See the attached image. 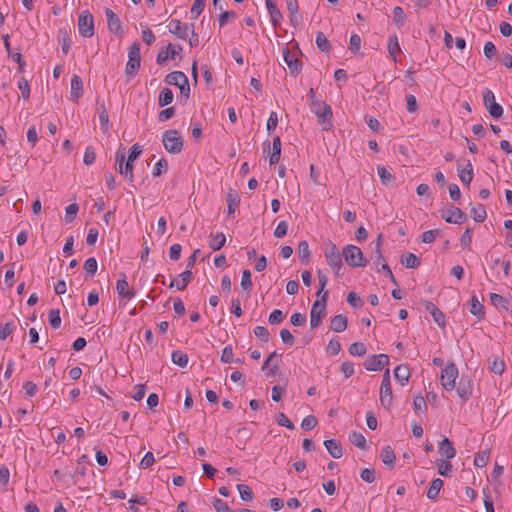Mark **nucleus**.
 <instances>
[{"label": "nucleus", "instance_id": "1", "mask_svg": "<svg viewBox=\"0 0 512 512\" xmlns=\"http://www.w3.org/2000/svg\"><path fill=\"white\" fill-rule=\"evenodd\" d=\"M162 142L168 153L179 154L183 150V138L177 130L171 129L164 132Z\"/></svg>", "mask_w": 512, "mask_h": 512}, {"label": "nucleus", "instance_id": "2", "mask_svg": "<svg viewBox=\"0 0 512 512\" xmlns=\"http://www.w3.org/2000/svg\"><path fill=\"white\" fill-rule=\"evenodd\" d=\"M328 298V291H325L320 299H317L310 311V326L311 328H317L322 319L326 316V302Z\"/></svg>", "mask_w": 512, "mask_h": 512}, {"label": "nucleus", "instance_id": "3", "mask_svg": "<svg viewBox=\"0 0 512 512\" xmlns=\"http://www.w3.org/2000/svg\"><path fill=\"white\" fill-rule=\"evenodd\" d=\"M342 255L346 264L352 268L364 267L367 264L361 249L355 245H346Z\"/></svg>", "mask_w": 512, "mask_h": 512}, {"label": "nucleus", "instance_id": "4", "mask_svg": "<svg viewBox=\"0 0 512 512\" xmlns=\"http://www.w3.org/2000/svg\"><path fill=\"white\" fill-rule=\"evenodd\" d=\"M312 112L318 117V122L322 125L324 130L332 128V110L326 103L313 102Z\"/></svg>", "mask_w": 512, "mask_h": 512}, {"label": "nucleus", "instance_id": "5", "mask_svg": "<svg viewBox=\"0 0 512 512\" xmlns=\"http://www.w3.org/2000/svg\"><path fill=\"white\" fill-rule=\"evenodd\" d=\"M483 104L493 118H500L503 115V108L495 100V95L489 88L482 90Z\"/></svg>", "mask_w": 512, "mask_h": 512}, {"label": "nucleus", "instance_id": "6", "mask_svg": "<svg viewBox=\"0 0 512 512\" xmlns=\"http://www.w3.org/2000/svg\"><path fill=\"white\" fill-rule=\"evenodd\" d=\"M169 32L175 35L179 39H187L189 33L191 35L197 36V33L194 30V24L189 23H181L180 20L172 19L168 25Z\"/></svg>", "mask_w": 512, "mask_h": 512}, {"label": "nucleus", "instance_id": "7", "mask_svg": "<svg viewBox=\"0 0 512 512\" xmlns=\"http://www.w3.org/2000/svg\"><path fill=\"white\" fill-rule=\"evenodd\" d=\"M458 368L454 363H449L441 371V385L446 391H452L456 387V379L458 378Z\"/></svg>", "mask_w": 512, "mask_h": 512}, {"label": "nucleus", "instance_id": "8", "mask_svg": "<svg viewBox=\"0 0 512 512\" xmlns=\"http://www.w3.org/2000/svg\"><path fill=\"white\" fill-rule=\"evenodd\" d=\"M78 30L80 35L86 38H91L94 35V18L88 10L83 11L79 15Z\"/></svg>", "mask_w": 512, "mask_h": 512}, {"label": "nucleus", "instance_id": "9", "mask_svg": "<svg viewBox=\"0 0 512 512\" xmlns=\"http://www.w3.org/2000/svg\"><path fill=\"white\" fill-rule=\"evenodd\" d=\"M393 394L391 389L390 373L387 369L383 374V379L380 387V402L382 406L389 409L392 405Z\"/></svg>", "mask_w": 512, "mask_h": 512}, {"label": "nucleus", "instance_id": "10", "mask_svg": "<svg viewBox=\"0 0 512 512\" xmlns=\"http://www.w3.org/2000/svg\"><path fill=\"white\" fill-rule=\"evenodd\" d=\"M324 255L327 260L328 265L334 270L336 274L340 271L342 267L341 254L336 247V245L330 242L324 250Z\"/></svg>", "mask_w": 512, "mask_h": 512}, {"label": "nucleus", "instance_id": "11", "mask_svg": "<svg viewBox=\"0 0 512 512\" xmlns=\"http://www.w3.org/2000/svg\"><path fill=\"white\" fill-rule=\"evenodd\" d=\"M283 58L289 67L290 73L294 76L298 75L301 71V63L298 57V52L285 48L283 49Z\"/></svg>", "mask_w": 512, "mask_h": 512}, {"label": "nucleus", "instance_id": "12", "mask_svg": "<svg viewBox=\"0 0 512 512\" xmlns=\"http://www.w3.org/2000/svg\"><path fill=\"white\" fill-rule=\"evenodd\" d=\"M442 218L451 224H462L467 220L466 214L458 207L451 206L441 214Z\"/></svg>", "mask_w": 512, "mask_h": 512}, {"label": "nucleus", "instance_id": "13", "mask_svg": "<svg viewBox=\"0 0 512 512\" xmlns=\"http://www.w3.org/2000/svg\"><path fill=\"white\" fill-rule=\"evenodd\" d=\"M389 362V358L386 354H378L372 355L369 357L364 366L368 371H380L382 368L387 365Z\"/></svg>", "mask_w": 512, "mask_h": 512}, {"label": "nucleus", "instance_id": "14", "mask_svg": "<svg viewBox=\"0 0 512 512\" xmlns=\"http://www.w3.org/2000/svg\"><path fill=\"white\" fill-rule=\"evenodd\" d=\"M458 396L466 402L472 395L473 382L469 377L462 376L456 388Z\"/></svg>", "mask_w": 512, "mask_h": 512}, {"label": "nucleus", "instance_id": "15", "mask_svg": "<svg viewBox=\"0 0 512 512\" xmlns=\"http://www.w3.org/2000/svg\"><path fill=\"white\" fill-rule=\"evenodd\" d=\"M116 291L120 298L125 300H131L135 297V290L129 287L127 277L125 274H122V278L119 279L116 283Z\"/></svg>", "mask_w": 512, "mask_h": 512}, {"label": "nucleus", "instance_id": "16", "mask_svg": "<svg viewBox=\"0 0 512 512\" xmlns=\"http://www.w3.org/2000/svg\"><path fill=\"white\" fill-rule=\"evenodd\" d=\"M106 18H107V27L110 32L118 35L122 32L121 21L116 13H114L110 8H106L105 10Z\"/></svg>", "mask_w": 512, "mask_h": 512}, {"label": "nucleus", "instance_id": "17", "mask_svg": "<svg viewBox=\"0 0 512 512\" xmlns=\"http://www.w3.org/2000/svg\"><path fill=\"white\" fill-rule=\"evenodd\" d=\"M192 277H193L192 271L189 269H186L184 272L179 274L176 278H174L171 281L169 287L170 288L176 287L178 290L182 291L190 283V281L192 280Z\"/></svg>", "mask_w": 512, "mask_h": 512}, {"label": "nucleus", "instance_id": "18", "mask_svg": "<svg viewBox=\"0 0 512 512\" xmlns=\"http://www.w3.org/2000/svg\"><path fill=\"white\" fill-rule=\"evenodd\" d=\"M83 95V81L80 76L74 75L71 79L70 99L77 102Z\"/></svg>", "mask_w": 512, "mask_h": 512}, {"label": "nucleus", "instance_id": "19", "mask_svg": "<svg viewBox=\"0 0 512 512\" xmlns=\"http://www.w3.org/2000/svg\"><path fill=\"white\" fill-rule=\"evenodd\" d=\"M266 8L268 10L271 23L274 27H277L282 20V13L277 8L275 0H265Z\"/></svg>", "mask_w": 512, "mask_h": 512}, {"label": "nucleus", "instance_id": "20", "mask_svg": "<svg viewBox=\"0 0 512 512\" xmlns=\"http://www.w3.org/2000/svg\"><path fill=\"white\" fill-rule=\"evenodd\" d=\"M425 309L427 312H429L431 314V316L433 317V320L435 321V323L437 325H439L440 327L445 326V316L442 313V311L434 303L427 301L425 303Z\"/></svg>", "mask_w": 512, "mask_h": 512}, {"label": "nucleus", "instance_id": "21", "mask_svg": "<svg viewBox=\"0 0 512 512\" xmlns=\"http://www.w3.org/2000/svg\"><path fill=\"white\" fill-rule=\"evenodd\" d=\"M458 176L461 182L465 185H469L473 180L474 172L470 161L467 162L465 167L458 165L457 167Z\"/></svg>", "mask_w": 512, "mask_h": 512}, {"label": "nucleus", "instance_id": "22", "mask_svg": "<svg viewBox=\"0 0 512 512\" xmlns=\"http://www.w3.org/2000/svg\"><path fill=\"white\" fill-rule=\"evenodd\" d=\"M438 452L446 459H452L456 455V450L448 438H444L438 445Z\"/></svg>", "mask_w": 512, "mask_h": 512}, {"label": "nucleus", "instance_id": "23", "mask_svg": "<svg viewBox=\"0 0 512 512\" xmlns=\"http://www.w3.org/2000/svg\"><path fill=\"white\" fill-rule=\"evenodd\" d=\"M347 325H348L347 317L342 314H338V315L332 317L331 322H330V328L334 332H338V333L345 331L347 329Z\"/></svg>", "mask_w": 512, "mask_h": 512}, {"label": "nucleus", "instance_id": "24", "mask_svg": "<svg viewBox=\"0 0 512 512\" xmlns=\"http://www.w3.org/2000/svg\"><path fill=\"white\" fill-rule=\"evenodd\" d=\"M324 446L328 453L335 459H339L343 455V450L340 443L334 439L324 441Z\"/></svg>", "mask_w": 512, "mask_h": 512}, {"label": "nucleus", "instance_id": "25", "mask_svg": "<svg viewBox=\"0 0 512 512\" xmlns=\"http://www.w3.org/2000/svg\"><path fill=\"white\" fill-rule=\"evenodd\" d=\"M226 201L228 204V214L231 215L235 212L240 204V196L238 192L234 189H229L226 196Z\"/></svg>", "mask_w": 512, "mask_h": 512}, {"label": "nucleus", "instance_id": "26", "mask_svg": "<svg viewBox=\"0 0 512 512\" xmlns=\"http://www.w3.org/2000/svg\"><path fill=\"white\" fill-rule=\"evenodd\" d=\"M380 245H381V235L378 236V239H377V247H376V254H377V258L378 260H382V265H381V269L383 271L386 272V274L388 275L389 279L396 285L398 286V283L390 269V267L388 266V264L385 262V259L380 251Z\"/></svg>", "mask_w": 512, "mask_h": 512}, {"label": "nucleus", "instance_id": "27", "mask_svg": "<svg viewBox=\"0 0 512 512\" xmlns=\"http://www.w3.org/2000/svg\"><path fill=\"white\" fill-rule=\"evenodd\" d=\"M400 262L402 265L409 269H415L420 266V259L411 252L402 254Z\"/></svg>", "mask_w": 512, "mask_h": 512}, {"label": "nucleus", "instance_id": "28", "mask_svg": "<svg viewBox=\"0 0 512 512\" xmlns=\"http://www.w3.org/2000/svg\"><path fill=\"white\" fill-rule=\"evenodd\" d=\"M187 76L181 71H173L165 77V82L169 85H183L186 84Z\"/></svg>", "mask_w": 512, "mask_h": 512}, {"label": "nucleus", "instance_id": "29", "mask_svg": "<svg viewBox=\"0 0 512 512\" xmlns=\"http://www.w3.org/2000/svg\"><path fill=\"white\" fill-rule=\"evenodd\" d=\"M380 458L386 466H388L390 468L394 467L396 457H395V453H394L393 449L391 448V446L387 445L382 448Z\"/></svg>", "mask_w": 512, "mask_h": 512}, {"label": "nucleus", "instance_id": "30", "mask_svg": "<svg viewBox=\"0 0 512 512\" xmlns=\"http://www.w3.org/2000/svg\"><path fill=\"white\" fill-rule=\"evenodd\" d=\"M394 377L401 385H405L408 382L409 377H410V371H409L408 366L398 365L394 369Z\"/></svg>", "mask_w": 512, "mask_h": 512}, {"label": "nucleus", "instance_id": "31", "mask_svg": "<svg viewBox=\"0 0 512 512\" xmlns=\"http://www.w3.org/2000/svg\"><path fill=\"white\" fill-rule=\"evenodd\" d=\"M210 238L209 247L214 251L220 250L225 245L226 237L221 232L216 234L211 233Z\"/></svg>", "mask_w": 512, "mask_h": 512}, {"label": "nucleus", "instance_id": "32", "mask_svg": "<svg viewBox=\"0 0 512 512\" xmlns=\"http://www.w3.org/2000/svg\"><path fill=\"white\" fill-rule=\"evenodd\" d=\"M470 312L478 319H483L485 315L483 304L478 300L477 296L474 294L471 297Z\"/></svg>", "mask_w": 512, "mask_h": 512}, {"label": "nucleus", "instance_id": "33", "mask_svg": "<svg viewBox=\"0 0 512 512\" xmlns=\"http://www.w3.org/2000/svg\"><path fill=\"white\" fill-rule=\"evenodd\" d=\"M442 487H443V481L440 478H436V479L432 480L430 487L427 491L428 499L436 500Z\"/></svg>", "mask_w": 512, "mask_h": 512}, {"label": "nucleus", "instance_id": "34", "mask_svg": "<svg viewBox=\"0 0 512 512\" xmlns=\"http://www.w3.org/2000/svg\"><path fill=\"white\" fill-rule=\"evenodd\" d=\"M298 256L303 263H307L310 258V248L307 241H300L297 248Z\"/></svg>", "mask_w": 512, "mask_h": 512}, {"label": "nucleus", "instance_id": "35", "mask_svg": "<svg viewBox=\"0 0 512 512\" xmlns=\"http://www.w3.org/2000/svg\"><path fill=\"white\" fill-rule=\"evenodd\" d=\"M173 97H174V95H173V92L171 89L163 88L160 91L159 98H158L159 106L165 107V106L169 105L173 101Z\"/></svg>", "mask_w": 512, "mask_h": 512}, {"label": "nucleus", "instance_id": "36", "mask_svg": "<svg viewBox=\"0 0 512 512\" xmlns=\"http://www.w3.org/2000/svg\"><path fill=\"white\" fill-rule=\"evenodd\" d=\"M171 359L175 365H178L182 368L186 367L188 364V355L180 350L173 351Z\"/></svg>", "mask_w": 512, "mask_h": 512}, {"label": "nucleus", "instance_id": "37", "mask_svg": "<svg viewBox=\"0 0 512 512\" xmlns=\"http://www.w3.org/2000/svg\"><path fill=\"white\" fill-rule=\"evenodd\" d=\"M350 442L359 449L365 450L367 448L365 437L359 432H352L349 435Z\"/></svg>", "mask_w": 512, "mask_h": 512}, {"label": "nucleus", "instance_id": "38", "mask_svg": "<svg viewBox=\"0 0 512 512\" xmlns=\"http://www.w3.org/2000/svg\"><path fill=\"white\" fill-rule=\"evenodd\" d=\"M490 458V452L488 450L478 452L474 457V465L476 467H485Z\"/></svg>", "mask_w": 512, "mask_h": 512}, {"label": "nucleus", "instance_id": "39", "mask_svg": "<svg viewBox=\"0 0 512 512\" xmlns=\"http://www.w3.org/2000/svg\"><path fill=\"white\" fill-rule=\"evenodd\" d=\"M387 48L392 59L396 61V53L400 51V45L396 35H392L389 37Z\"/></svg>", "mask_w": 512, "mask_h": 512}, {"label": "nucleus", "instance_id": "40", "mask_svg": "<svg viewBox=\"0 0 512 512\" xmlns=\"http://www.w3.org/2000/svg\"><path fill=\"white\" fill-rule=\"evenodd\" d=\"M490 301H491V304L496 307H502L505 310L509 309V301L502 295H499L497 293H491Z\"/></svg>", "mask_w": 512, "mask_h": 512}, {"label": "nucleus", "instance_id": "41", "mask_svg": "<svg viewBox=\"0 0 512 512\" xmlns=\"http://www.w3.org/2000/svg\"><path fill=\"white\" fill-rule=\"evenodd\" d=\"M349 353L352 356H364L367 352L366 346L362 342H355L349 346Z\"/></svg>", "mask_w": 512, "mask_h": 512}, {"label": "nucleus", "instance_id": "42", "mask_svg": "<svg viewBox=\"0 0 512 512\" xmlns=\"http://www.w3.org/2000/svg\"><path fill=\"white\" fill-rule=\"evenodd\" d=\"M237 489L243 501L249 502L253 499L252 489L246 484H238Z\"/></svg>", "mask_w": 512, "mask_h": 512}, {"label": "nucleus", "instance_id": "43", "mask_svg": "<svg viewBox=\"0 0 512 512\" xmlns=\"http://www.w3.org/2000/svg\"><path fill=\"white\" fill-rule=\"evenodd\" d=\"M316 45L322 52H328L331 48L328 39L322 32H317Z\"/></svg>", "mask_w": 512, "mask_h": 512}, {"label": "nucleus", "instance_id": "44", "mask_svg": "<svg viewBox=\"0 0 512 512\" xmlns=\"http://www.w3.org/2000/svg\"><path fill=\"white\" fill-rule=\"evenodd\" d=\"M140 62L139 60L129 59L125 67V74L129 77L135 76L140 68Z\"/></svg>", "mask_w": 512, "mask_h": 512}, {"label": "nucleus", "instance_id": "45", "mask_svg": "<svg viewBox=\"0 0 512 512\" xmlns=\"http://www.w3.org/2000/svg\"><path fill=\"white\" fill-rule=\"evenodd\" d=\"M439 229H432L422 233L421 241L426 244L433 243L435 239L440 235Z\"/></svg>", "mask_w": 512, "mask_h": 512}, {"label": "nucleus", "instance_id": "46", "mask_svg": "<svg viewBox=\"0 0 512 512\" xmlns=\"http://www.w3.org/2000/svg\"><path fill=\"white\" fill-rule=\"evenodd\" d=\"M49 324L52 328L57 329L61 325V317L59 309H51L49 311Z\"/></svg>", "mask_w": 512, "mask_h": 512}, {"label": "nucleus", "instance_id": "47", "mask_svg": "<svg viewBox=\"0 0 512 512\" xmlns=\"http://www.w3.org/2000/svg\"><path fill=\"white\" fill-rule=\"evenodd\" d=\"M204 7H205V0H194V3L190 10L192 19H197L200 16V14L203 12Z\"/></svg>", "mask_w": 512, "mask_h": 512}, {"label": "nucleus", "instance_id": "48", "mask_svg": "<svg viewBox=\"0 0 512 512\" xmlns=\"http://www.w3.org/2000/svg\"><path fill=\"white\" fill-rule=\"evenodd\" d=\"M438 473L442 476H449L452 472V464L447 460L437 461Z\"/></svg>", "mask_w": 512, "mask_h": 512}, {"label": "nucleus", "instance_id": "49", "mask_svg": "<svg viewBox=\"0 0 512 512\" xmlns=\"http://www.w3.org/2000/svg\"><path fill=\"white\" fill-rule=\"evenodd\" d=\"M59 33V36L61 38V49H62V52L64 54H67L69 52V49H70V38H69V35H68V32L66 31V29H60L58 31Z\"/></svg>", "mask_w": 512, "mask_h": 512}, {"label": "nucleus", "instance_id": "50", "mask_svg": "<svg viewBox=\"0 0 512 512\" xmlns=\"http://www.w3.org/2000/svg\"><path fill=\"white\" fill-rule=\"evenodd\" d=\"M78 210H79L78 204H76V203L69 204L65 209V212H66L65 221L67 223L72 222L75 219V217L78 213Z\"/></svg>", "mask_w": 512, "mask_h": 512}, {"label": "nucleus", "instance_id": "51", "mask_svg": "<svg viewBox=\"0 0 512 512\" xmlns=\"http://www.w3.org/2000/svg\"><path fill=\"white\" fill-rule=\"evenodd\" d=\"M241 287L248 292L252 289L251 272L248 269L242 272Z\"/></svg>", "mask_w": 512, "mask_h": 512}, {"label": "nucleus", "instance_id": "52", "mask_svg": "<svg viewBox=\"0 0 512 512\" xmlns=\"http://www.w3.org/2000/svg\"><path fill=\"white\" fill-rule=\"evenodd\" d=\"M377 172L381 182L384 185H387L390 181L393 180L392 174L384 166H378Z\"/></svg>", "mask_w": 512, "mask_h": 512}, {"label": "nucleus", "instance_id": "53", "mask_svg": "<svg viewBox=\"0 0 512 512\" xmlns=\"http://www.w3.org/2000/svg\"><path fill=\"white\" fill-rule=\"evenodd\" d=\"M317 425V419L313 415L306 416L301 422V428L303 430L309 431L315 428Z\"/></svg>", "mask_w": 512, "mask_h": 512}, {"label": "nucleus", "instance_id": "54", "mask_svg": "<svg viewBox=\"0 0 512 512\" xmlns=\"http://www.w3.org/2000/svg\"><path fill=\"white\" fill-rule=\"evenodd\" d=\"M96 159V152L95 149L92 146H88L85 149L83 162L85 165H92L95 162Z\"/></svg>", "mask_w": 512, "mask_h": 512}, {"label": "nucleus", "instance_id": "55", "mask_svg": "<svg viewBox=\"0 0 512 512\" xmlns=\"http://www.w3.org/2000/svg\"><path fill=\"white\" fill-rule=\"evenodd\" d=\"M254 334L259 340L263 342L269 341L270 334L268 329L264 326H256L254 329Z\"/></svg>", "mask_w": 512, "mask_h": 512}, {"label": "nucleus", "instance_id": "56", "mask_svg": "<svg viewBox=\"0 0 512 512\" xmlns=\"http://www.w3.org/2000/svg\"><path fill=\"white\" fill-rule=\"evenodd\" d=\"M129 59L141 61L140 43L135 41L129 48L128 52Z\"/></svg>", "mask_w": 512, "mask_h": 512}, {"label": "nucleus", "instance_id": "57", "mask_svg": "<svg viewBox=\"0 0 512 512\" xmlns=\"http://www.w3.org/2000/svg\"><path fill=\"white\" fill-rule=\"evenodd\" d=\"M473 218L476 222H483L486 219V210L482 205L472 208Z\"/></svg>", "mask_w": 512, "mask_h": 512}, {"label": "nucleus", "instance_id": "58", "mask_svg": "<svg viewBox=\"0 0 512 512\" xmlns=\"http://www.w3.org/2000/svg\"><path fill=\"white\" fill-rule=\"evenodd\" d=\"M393 19H394V22L398 25L404 24L406 16H405V13H404V10L402 7L396 6L393 9Z\"/></svg>", "mask_w": 512, "mask_h": 512}, {"label": "nucleus", "instance_id": "59", "mask_svg": "<svg viewBox=\"0 0 512 512\" xmlns=\"http://www.w3.org/2000/svg\"><path fill=\"white\" fill-rule=\"evenodd\" d=\"M18 88H19V90L22 93V97L25 100H28L29 97H30V85H29L28 81L25 78L22 77L18 81Z\"/></svg>", "mask_w": 512, "mask_h": 512}, {"label": "nucleus", "instance_id": "60", "mask_svg": "<svg viewBox=\"0 0 512 512\" xmlns=\"http://www.w3.org/2000/svg\"><path fill=\"white\" fill-rule=\"evenodd\" d=\"M97 267V260L94 257L88 258L84 263V270L92 276L96 273Z\"/></svg>", "mask_w": 512, "mask_h": 512}, {"label": "nucleus", "instance_id": "61", "mask_svg": "<svg viewBox=\"0 0 512 512\" xmlns=\"http://www.w3.org/2000/svg\"><path fill=\"white\" fill-rule=\"evenodd\" d=\"M284 319V314L281 310L279 309H274L270 315H269V318H268V321L270 324L272 325H275V324H279L283 321Z\"/></svg>", "mask_w": 512, "mask_h": 512}, {"label": "nucleus", "instance_id": "62", "mask_svg": "<svg viewBox=\"0 0 512 512\" xmlns=\"http://www.w3.org/2000/svg\"><path fill=\"white\" fill-rule=\"evenodd\" d=\"M13 322H7L0 327V340H5L14 330Z\"/></svg>", "mask_w": 512, "mask_h": 512}, {"label": "nucleus", "instance_id": "63", "mask_svg": "<svg viewBox=\"0 0 512 512\" xmlns=\"http://www.w3.org/2000/svg\"><path fill=\"white\" fill-rule=\"evenodd\" d=\"M504 369H505V364L504 362L499 359V358H495L491 365H490V370L495 373V374H498V375H501L503 372H504Z\"/></svg>", "mask_w": 512, "mask_h": 512}, {"label": "nucleus", "instance_id": "64", "mask_svg": "<svg viewBox=\"0 0 512 512\" xmlns=\"http://www.w3.org/2000/svg\"><path fill=\"white\" fill-rule=\"evenodd\" d=\"M213 506L217 512H234L230 509L225 501L219 498L214 500Z\"/></svg>", "mask_w": 512, "mask_h": 512}]
</instances>
